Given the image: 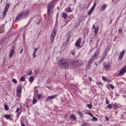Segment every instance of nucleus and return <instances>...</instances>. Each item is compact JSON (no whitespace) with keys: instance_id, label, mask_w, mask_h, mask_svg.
Returning a JSON list of instances; mask_svg holds the SVG:
<instances>
[{"instance_id":"obj_1","label":"nucleus","mask_w":126,"mask_h":126,"mask_svg":"<svg viewBox=\"0 0 126 126\" xmlns=\"http://www.w3.org/2000/svg\"><path fill=\"white\" fill-rule=\"evenodd\" d=\"M29 15V10L23 11L17 15L15 19V22H17L19 20H22L24 18H26Z\"/></svg>"},{"instance_id":"obj_2","label":"nucleus","mask_w":126,"mask_h":126,"mask_svg":"<svg viewBox=\"0 0 126 126\" xmlns=\"http://www.w3.org/2000/svg\"><path fill=\"white\" fill-rule=\"evenodd\" d=\"M58 64L60 68H62L63 69H68V66L69 65L68 61L64 58L60 59L59 61Z\"/></svg>"},{"instance_id":"obj_3","label":"nucleus","mask_w":126,"mask_h":126,"mask_svg":"<svg viewBox=\"0 0 126 126\" xmlns=\"http://www.w3.org/2000/svg\"><path fill=\"white\" fill-rule=\"evenodd\" d=\"M57 35V29L56 28L53 29L51 32V34L50 36V40L51 41V43L54 42V40H55V37Z\"/></svg>"},{"instance_id":"obj_4","label":"nucleus","mask_w":126,"mask_h":126,"mask_svg":"<svg viewBox=\"0 0 126 126\" xmlns=\"http://www.w3.org/2000/svg\"><path fill=\"white\" fill-rule=\"evenodd\" d=\"M16 92L17 96H18L19 98H20V96H21V93L22 92V87L21 86L17 87Z\"/></svg>"},{"instance_id":"obj_5","label":"nucleus","mask_w":126,"mask_h":126,"mask_svg":"<svg viewBox=\"0 0 126 126\" xmlns=\"http://www.w3.org/2000/svg\"><path fill=\"white\" fill-rule=\"evenodd\" d=\"M97 2H98V1H97V2H96V1H95L94 3V4H93V6L92 7V8H91L90 10L88 11L89 15L92 14V12H93V11H94V9H95V7H96V5H97Z\"/></svg>"},{"instance_id":"obj_6","label":"nucleus","mask_w":126,"mask_h":126,"mask_svg":"<svg viewBox=\"0 0 126 126\" xmlns=\"http://www.w3.org/2000/svg\"><path fill=\"white\" fill-rule=\"evenodd\" d=\"M10 6V5L9 4V3L6 4V5L3 10V15L4 17L5 16V15H6V13L7 11H8V8H9Z\"/></svg>"},{"instance_id":"obj_7","label":"nucleus","mask_w":126,"mask_h":126,"mask_svg":"<svg viewBox=\"0 0 126 126\" xmlns=\"http://www.w3.org/2000/svg\"><path fill=\"white\" fill-rule=\"evenodd\" d=\"M103 66L106 70H110L111 69V64L110 63H103Z\"/></svg>"},{"instance_id":"obj_8","label":"nucleus","mask_w":126,"mask_h":126,"mask_svg":"<svg viewBox=\"0 0 126 126\" xmlns=\"http://www.w3.org/2000/svg\"><path fill=\"white\" fill-rule=\"evenodd\" d=\"M47 13L49 17V16H51V14L54 13V10L53 9V7L47 6Z\"/></svg>"},{"instance_id":"obj_9","label":"nucleus","mask_w":126,"mask_h":126,"mask_svg":"<svg viewBox=\"0 0 126 126\" xmlns=\"http://www.w3.org/2000/svg\"><path fill=\"white\" fill-rule=\"evenodd\" d=\"M81 38H78V39L76 41V43H75V47L77 48H82V46L80 45V43H81Z\"/></svg>"},{"instance_id":"obj_10","label":"nucleus","mask_w":126,"mask_h":126,"mask_svg":"<svg viewBox=\"0 0 126 126\" xmlns=\"http://www.w3.org/2000/svg\"><path fill=\"white\" fill-rule=\"evenodd\" d=\"M126 72V65L122 67L119 71V75H122V74H125Z\"/></svg>"},{"instance_id":"obj_11","label":"nucleus","mask_w":126,"mask_h":126,"mask_svg":"<svg viewBox=\"0 0 126 126\" xmlns=\"http://www.w3.org/2000/svg\"><path fill=\"white\" fill-rule=\"evenodd\" d=\"M125 54H126V50H123L121 52L119 57V60H120L121 61L123 60V58H124V56H125Z\"/></svg>"},{"instance_id":"obj_12","label":"nucleus","mask_w":126,"mask_h":126,"mask_svg":"<svg viewBox=\"0 0 126 126\" xmlns=\"http://www.w3.org/2000/svg\"><path fill=\"white\" fill-rule=\"evenodd\" d=\"M69 120H70V121L72 120L73 122H75V121L77 120L76 116H75L74 114H71L70 116Z\"/></svg>"},{"instance_id":"obj_13","label":"nucleus","mask_w":126,"mask_h":126,"mask_svg":"<svg viewBox=\"0 0 126 126\" xmlns=\"http://www.w3.org/2000/svg\"><path fill=\"white\" fill-rule=\"evenodd\" d=\"M58 95H54L53 96H48L46 99V101H50V100H53V99H55L56 97H57Z\"/></svg>"},{"instance_id":"obj_14","label":"nucleus","mask_w":126,"mask_h":126,"mask_svg":"<svg viewBox=\"0 0 126 126\" xmlns=\"http://www.w3.org/2000/svg\"><path fill=\"white\" fill-rule=\"evenodd\" d=\"M13 55H14V49H11L9 53V58H12Z\"/></svg>"},{"instance_id":"obj_15","label":"nucleus","mask_w":126,"mask_h":126,"mask_svg":"<svg viewBox=\"0 0 126 126\" xmlns=\"http://www.w3.org/2000/svg\"><path fill=\"white\" fill-rule=\"evenodd\" d=\"M97 55H98V53H94V57H93V59H90L89 61V62H90V63H92V62H93V61H94V60L93 59H95V58H96V57H97Z\"/></svg>"},{"instance_id":"obj_16","label":"nucleus","mask_w":126,"mask_h":126,"mask_svg":"<svg viewBox=\"0 0 126 126\" xmlns=\"http://www.w3.org/2000/svg\"><path fill=\"white\" fill-rule=\"evenodd\" d=\"M3 27H4V25L2 24L1 25V27H0V34H1V33H3L4 32V30H3Z\"/></svg>"},{"instance_id":"obj_17","label":"nucleus","mask_w":126,"mask_h":126,"mask_svg":"<svg viewBox=\"0 0 126 126\" xmlns=\"http://www.w3.org/2000/svg\"><path fill=\"white\" fill-rule=\"evenodd\" d=\"M107 8V5L106 4H104L100 8V10L101 11H104L105 10V9Z\"/></svg>"},{"instance_id":"obj_18","label":"nucleus","mask_w":126,"mask_h":126,"mask_svg":"<svg viewBox=\"0 0 126 126\" xmlns=\"http://www.w3.org/2000/svg\"><path fill=\"white\" fill-rule=\"evenodd\" d=\"M99 27H96L94 30V34H96V35H97V34H98V32H99Z\"/></svg>"},{"instance_id":"obj_19","label":"nucleus","mask_w":126,"mask_h":126,"mask_svg":"<svg viewBox=\"0 0 126 126\" xmlns=\"http://www.w3.org/2000/svg\"><path fill=\"white\" fill-rule=\"evenodd\" d=\"M62 16L63 18H64V19H66L67 18V14L65 12H63Z\"/></svg>"},{"instance_id":"obj_20","label":"nucleus","mask_w":126,"mask_h":126,"mask_svg":"<svg viewBox=\"0 0 126 126\" xmlns=\"http://www.w3.org/2000/svg\"><path fill=\"white\" fill-rule=\"evenodd\" d=\"M5 119H6L7 120H10L11 116L10 114H6L4 116Z\"/></svg>"},{"instance_id":"obj_21","label":"nucleus","mask_w":126,"mask_h":126,"mask_svg":"<svg viewBox=\"0 0 126 126\" xmlns=\"http://www.w3.org/2000/svg\"><path fill=\"white\" fill-rule=\"evenodd\" d=\"M77 113L79 116L81 117V118H84V115H83V113H82V112H81V111H78Z\"/></svg>"},{"instance_id":"obj_22","label":"nucleus","mask_w":126,"mask_h":126,"mask_svg":"<svg viewBox=\"0 0 126 126\" xmlns=\"http://www.w3.org/2000/svg\"><path fill=\"white\" fill-rule=\"evenodd\" d=\"M47 6H50V7H54V2L51 1L49 3L48 5Z\"/></svg>"},{"instance_id":"obj_23","label":"nucleus","mask_w":126,"mask_h":126,"mask_svg":"<svg viewBox=\"0 0 126 126\" xmlns=\"http://www.w3.org/2000/svg\"><path fill=\"white\" fill-rule=\"evenodd\" d=\"M114 109H118V108H119V107L118 106V104H117V103H115L114 104H113L112 105Z\"/></svg>"},{"instance_id":"obj_24","label":"nucleus","mask_w":126,"mask_h":126,"mask_svg":"<svg viewBox=\"0 0 126 126\" xmlns=\"http://www.w3.org/2000/svg\"><path fill=\"white\" fill-rule=\"evenodd\" d=\"M34 81V77L31 76L29 78V82H33Z\"/></svg>"},{"instance_id":"obj_25","label":"nucleus","mask_w":126,"mask_h":126,"mask_svg":"<svg viewBox=\"0 0 126 126\" xmlns=\"http://www.w3.org/2000/svg\"><path fill=\"white\" fill-rule=\"evenodd\" d=\"M87 107H88L90 110H92V105L91 104H87Z\"/></svg>"},{"instance_id":"obj_26","label":"nucleus","mask_w":126,"mask_h":126,"mask_svg":"<svg viewBox=\"0 0 126 126\" xmlns=\"http://www.w3.org/2000/svg\"><path fill=\"white\" fill-rule=\"evenodd\" d=\"M36 103H37V99H36V98H33V100H32L33 105H35V104H36Z\"/></svg>"},{"instance_id":"obj_27","label":"nucleus","mask_w":126,"mask_h":126,"mask_svg":"<svg viewBox=\"0 0 126 126\" xmlns=\"http://www.w3.org/2000/svg\"><path fill=\"white\" fill-rule=\"evenodd\" d=\"M20 115H21V112H17L16 117L17 118V119H18V118H19Z\"/></svg>"},{"instance_id":"obj_28","label":"nucleus","mask_w":126,"mask_h":126,"mask_svg":"<svg viewBox=\"0 0 126 126\" xmlns=\"http://www.w3.org/2000/svg\"><path fill=\"white\" fill-rule=\"evenodd\" d=\"M4 110H5V111H7L8 109H9V107H8V106L6 105H4Z\"/></svg>"},{"instance_id":"obj_29","label":"nucleus","mask_w":126,"mask_h":126,"mask_svg":"<svg viewBox=\"0 0 126 126\" xmlns=\"http://www.w3.org/2000/svg\"><path fill=\"white\" fill-rule=\"evenodd\" d=\"M109 87L110 88H111V89H115V87L112 84H109Z\"/></svg>"},{"instance_id":"obj_30","label":"nucleus","mask_w":126,"mask_h":126,"mask_svg":"<svg viewBox=\"0 0 126 126\" xmlns=\"http://www.w3.org/2000/svg\"><path fill=\"white\" fill-rule=\"evenodd\" d=\"M102 80H103V81H105V82H107V80L108 79L107 78H106L105 77H104V76H102Z\"/></svg>"},{"instance_id":"obj_31","label":"nucleus","mask_w":126,"mask_h":126,"mask_svg":"<svg viewBox=\"0 0 126 126\" xmlns=\"http://www.w3.org/2000/svg\"><path fill=\"white\" fill-rule=\"evenodd\" d=\"M42 97V94H37V99H38V100H40V99H41Z\"/></svg>"},{"instance_id":"obj_32","label":"nucleus","mask_w":126,"mask_h":126,"mask_svg":"<svg viewBox=\"0 0 126 126\" xmlns=\"http://www.w3.org/2000/svg\"><path fill=\"white\" fill-rule=\"evenodd\" d=\"M93 121H94V122H97L98 121V119L94 116L93 117Z\"/></svg>"},{"instance_id":"obj_33","label":"nucleus","mask_w":126,"mask_h":126,"mask_svg":"<svg viewBox=\"0 0 126 126\" xmlns=\"http://www.w3.org/2000/svg\"><path fill=\"white\" fill-rule=\"evenodd\" d=\"M20 79L21 81H23V82L25 81V77H24L23 76L21 77Z\"/></svg>"},{"instance_id":"obj_34","label":"nucleus","mask_w":126,"mask_h":126,"mask_svg":"<svg viewBox=\"0 0 126 126\" xmlns=\"http://www.w3.org/2000/svg\"><path fill=\"white\" fill-rule=\"evenodd\" d=\"M12 82L15 83V84H16V83H17V80H16V79H13Z\"/></svg>"},{"instance_id":"obj_35","label":"nucleus","mask_w":126,"mask_h":126,"mask_svg":"<svg viewBox=\"0 0 126 126\" xmlns=\"http://www.w3.org/2000/svg\"><path fill=\"white\" fill-rule=\"evenodd\" d=\"M106 82H107V83H110L112 82V80L110 79H107V80H106Z\"/></svg>"},{"instance_id":"obj_36","label":"nucleus","mask_w":126,"mask_h":126,"mask_svg":"<svg viewBox=\"0 0 126 126\" xmlns=\"http://www.w3.org/2000/svg\"><path fill=\"white\" fill-rule=\"evenodd\" d=\"M33 73V72L32 71H29L28 73V75H31Z\"/></svg>"},{"instance_id":"obj_37","label":"nucleus","mask_w":126,"mask_h":126,"mask_svg":"<svg viewBox=\"0 0 126 126\" xmlns=\"http://www.w3.org/2000/svg\"><path fill=\"white\" fill-rule=\"evenodd\" d=\"M106 105H109V104H110V101L108 100V98H106Z\"/></svg>"},{"instance_id":"obj_38","label":"nucleus","mask_w":126,"mask_h":126,"mask_svg":"<svg viewBox=\"0 0 126 126\" xmlns=\"http://www.w3.org/2000/svg\"><path fill=\"white\" fill-rule=\"evenodd\" d=\"M82 126H89L88 124H87V123H83V124L82 125Z\"/></svg>"},{"instance_id":"obj_39","label":"nucleus","mask_w":126,"mask_h":126,"mask_svg":"<svg viewBox=\"0 0 126 126\" xmlns=\"http://www.w3.org/2000/svg\"><path fill=\"white\" fill-rule=\"evenodd\" d=\"M107 107L108 108V109L112 108V104H108Z\"/></svg>"},{"instance_id":"obj_40","label":"nucleus","mask_w":126,"mask_h":126,"mask_svg":"<svg viewBox=\"0 0 126 126\" xmlns=\"http://www.w3.org/2000/svg\"><path fill=\"white\" fill-rule=\"evenodd\" d=\"M88 115H89V116H91V117H93V114L92 113L90 112H88Z\"/></svg>"},{"instance_id":"obj_41","label":"nucleus","mask_w":126,"mask_h":126,"mask_svg":"<svg viewBox=\"0 0 126 126\" xmlns=\"http://www.w3.org/2000/svg\"><path fill=\"white\" fill-rule=\"evenodd\" d=\"M38 51V48H36V47H34V50L33 51V53H36Z\"/></svg>"},{"instance_id":"obj_42","label":"nucleus","mask_w":126,"mask_h":126,"mask_svg":"<svg viewBox=\"0 0 126 126\" xmlns=\"http://www.w3.org/2000/svg\"><path fill=\"white\" fill-rule=\"evenodd\" d=\"M22 53H23V48H22L21 51H20V55H22Z\"/></svg>"},{"instance_id":"obj_43","label":"nucleus","mask_w":126,"mask_h":126,"mask_svg":"<svg viewBox=\"0 0 126 126\" xmlns=\"http://www.w3.org/2000/svg\"><path fill=\"white\" fill-rule=\"evenodd\" d=\"M16 113H19V108H17V109L15 111Z\"/></svg>"},{"instance_id":"obj_44","label":"nucleus","mask_w":126,"mask_h":126,"mask_svg":"<svg viewBox=\"0 0 126 126\" xmlns=\"http://www.w3.org/2000/svg\"><path fill=\"white\" fill-rule=\"evenodd\" d=\"M118 32H123V29L120 28L118 30Z\"/></svg>"},{"instance_id":"obj_45","label":"nucleus","mask_w":126,"mask_h":126,"mask_svg":"<svg viewBox=\"0 0 126 126\" xmlns=\"http://www.w3.org/2000/svg\"><path fill=\"white\" fill-rule=\"evenodd\" d=\"M89 81H92V78L90 77H89Z\"/></svg>"},{"instance_id":"obj_46","label":"nucleus","mask_w":126,"mask_h":126,"mask_svg":"<svg viewBox=\"0 0 126 126\" xmlns=\"http://www.w3.org/2000/svg\"><path fill=\"white\" fill-rule=\"evenodd\" d=\"M105 120H106V121H109V118H108V117H105Z\"/></svg>"},{"instance_id":"obj_47","label":"nucleus","mask_w":126,"mask_h":126,"mask_svg":"<svg viewBox=\"0 0 126 126\" xmlns=\"http://www.w3.org/2000/svg\"><path fill=\"white\" fill-rule=\"evenodd\" d=\"M71 54L72 55H75V52H71Z\"/></svg>"},{"instance_id":"obj_48","label":"nucleus","mask_w":126,"mask_h":126,"mask_svg":"<svg viewBox=\"0 0 126 126\" xmlns=\"http://www.w3.org/2000/svg\"><path fill=\"white\" fill-rule=\"evenodd\" d=\"M33 58H35V57H36V54L34 52H33Z\"/></svg>"},{"instance_id":"obj_49","label":"nucleus","mask_w":126,"mask_h":126,"mask_svg":"<svg viewBox=\"0 0 126 126\" xmlns=\"http://www.w3.org/2000/svg\"><path fill=\"white\" fill-rule=\"evenodd\" d=\"M93 28L94 29H95V28H96V27H95V25H93Z\"/></svg>"},{"instance_id":"obj_50","label":"nucleus","mask_w":126,"mask_h":126,"mask_svg":"<svg viewBox=\"0 0 126 126\" xmlns=\"http://www.w3.org/2000/svg\"><path fill=\"white\" fill-rule=\"evenodd\" d=\"M98 84L101 85V84H102V83L101 82H99V83H98Z\"/></svg>"},{"instance_id":"obj_51","label":"nucleus","mask_w":126,"mask_h":126,"mask_svg":"<svg viewBox=\"0 0 126 126\" xmlns=\"http://www.w3.org/2000/svg\"><path fill=\"white\" fill-rule=\"evenodd\" d=\"M69 12H71V11H72V10H71V9L69 8Z\"/></svg>"},{"instance_id":"obj_52","label":"nucleus","mask_w":126,"mask_h":126,"mask_svg":"<svg viewBox=\"0 0 126 126\" xmlns=\"http://www.w3.org/2000/svg\"><path fill=\"white\" fill-rule=\"evenodd\" d=\"M21 126H26L25 125V124H22Z\"/></svg>"},{"instance_id":"obj_53","label":"nucleus","mask_w":126,"mask_h":126,"mask_svg":"<svg viewBox=\"0 0 126 126\" xmlns=\"http://www.w3.org/2000/svg\"><path fill=\"white\" fill-rule=\"evenodd\" d=\"M112 22H113V20H111V21H110V24H111V23H112Z\"/></svg>"},{"instance_id":"obj_54","label":"nucleus","mask_w":126,"mask_h":126,"mask_svg":"<svg viewBox=\"0 0 126 126\" xmlns=\"http://www.w3.org/2000/svg\"><path fill=\"white\" fill-rule=\"evenodd\" d=\"M34 89H37V87L36 86L34 87Z\"/></svg>"},{"instance_id":"obj_55","label":"nucleus","mask_w":126,"mask_h":126,"mask_svg":"<svg viewBox=\"0 0 126 126\" xmlns=\"http://www.w3.org/2000/svg\"><path fill=\"white\" fill-rule=\"evenodd\" d=\"M125 114H126V112H124L123 114V115H125Z\"/></svg>"},{"instance_id":"obj_56","label":"nucleus","mask_w":126,"mask_h":126,"mask_svg":"<svg viewBox=\"0 0 126 126\" xmlns=\"http://www.w3.org/2000/svg\"><path fill=\"white\" fill-rule=\"evenodd\" d=\"M2 1V0H1L0 2H1Z\"/></svg>"}]
</instances>
